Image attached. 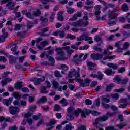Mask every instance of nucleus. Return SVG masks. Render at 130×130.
Instances as JSON below:
<instances>
[{"label":"nucleus","mask_w":130,"mask_h":130,"mask_svg":"<svg viewBox=\"0 0 130 130\" xmlns=\"http://www.w3.org/2000/svg\"><path fill=\"white\" fill-rule=\"evenodd\" d=\"M54 75L57 77V78H60L61 77V74H60V72L59 71L56 70L54 72Z\"/></svg>","instance_id":"47"},{"label":"nucleus","mask_w":130,"mask_h":130,"mask_svg":"<svg viewBox=\"0 0 130 130\" xmlns=\"http://www.w3.org/2000/svg\"><path fill=\"white\" fill-rule=\"evenodd\" d=\"M114 81H116L118 84H120L121 82V78H120V76H117L114 78Z\"/></svg>","instance_id":"42"},{"label":"nucleus","mask_w":130,"mask_h":130,"mask_svg":"<svg viewBox=\"0 0 130 130\" xmlns=\"http://www.w3.org/2000/svg\"><path fill=\"white\" fill-rule=\"evenodd\" d=\"M84 16L83 17V19H84V20H85L86 21H87V20H88L89 19V17H92L93 16V14H92L91 13H89L88 12H84Z\"/></svg>","instance_id":"23"},{"label":"nucleus","mask_w":130,"mask_h":130,"mask_svg":"<svg viewBox=\"0 0 130 130\" xmlns=\"http://www.w3.org/2000/svg\"><path fill=\"white\" fill-rule=\"evenodd\" d=\"M23 86V82H17L15 84V88L17 89H21Z\"/></svg>","instance_id":"36"},{"label":"nucleus","mask_w":130,"mask_h":130,"mask_svg":"<svg viewBox=\"0 0 130 130\" xmlns=\"http://www.w3.org/2000/svg\"><path fill=\"white\" fill-rule=\"evenodd\" d=\"M66 10L67 11V13L69 14H73L75 12V9L72 7H66Z\"/></svg>","instance_id":"32"},{"label":"nucleus","mask_w":130,"mask_h":130,"mask_svg":"<svg viewBox=\"0 0 130 130\" xmlns=\"http://www.w3.org/2000/svg\"><path fill=\"white\" fill-rule=\"evenodd\" d=\"M122 34L123 36H125V37H130V31L126 32L125 31L122 32Z\"/></svg>","instance_id":"59"},{"label":"nucleus","mask_w":130,"mask_h":130,"mask_svg":"<svg viewBox=\"0 0 130 130\" xmlns=\"http://www.w3.org/2000/svg\"><path fill=\"white\" fill-rule=\"evenodd\" d=\"M94 40L96 42H99V41H101L102 40V38L99 35H96L94 37Z\"/></svg>","instance_id":"49"},{"label":"nucleus","mask_w":130,"mask_h":130,"mask_svg":"<svg viewBox=\"0 0 130 130\" xmlns=\"http://www.w3.org/2000/svg\"><path fill=\"white\" fill-rule=\"evenodd\" d=\"M109 49H111V50H112L113 49V47L112 46H108L107 47V49H105L104 50V54H106V56L103 58L104 60H106V59H114V58H116V56L112 55V52H110Z\"/></svg>","instance_id":"3"},{"label":"nucleus","mask_w":130,"mask_h":130,"mask_svg":"<svg viewBox=\"0 0 130 130\" xmlns=\"http://www.w3.org/2000/svg\"><path fill=\"white\" fill-rule=\"evenodd\" d=\"M8 57L9 59V62H10V63H16V60H17V58L15 56L13 55H9Z\"/></svg>","instance_id":"24"},{"label":"nucleus","mask_w":130,"mask_h":130,"mask_svg":"<svg viewBox=\"0 0 130 130\" xmlns=\"http://www.w3.org/2000/svg\"><path fill=\"white\" fill-rule=\"evenodd\" d=\"M94 105L99 106L100 105V101L99 99H96L93 103Z\"/></svg>","instance_id":"61"},{"label":"nucleus","mask_w":130,"mask_h":130,"mask_svg":"<svg viewBox=\"0 0 130 130\" xmlns=\"http://www.w3.org/2000/svg\"><path fill=\"white\" fill-rule=\"evenodd\" d=\"M63 14V12L62 11H60L58 13V20H59V21H61V22H62L64 20L63 16H62Z\"/></svg>","instance_id":"28"},{"label":"nucleus","mask_w":130,"mask_h":130,"mask_svg":"<svg viewBox=\"0 0 130 130\" xmlns=\"http://www.w3.org/2000/svg\"><path fill=\"white\" fill-rule=\"evenodd\" d=\"M114 87V85L112 83H111L106 87V92H110L112 90V88Z\"/></svg>","instance_id":"26"},{"label":"nucleus","mask_w":130,"mask_h":130,"mask_svg":"<svg viewBox=\"0 0 130 130\" xmlns=\"http://www.w3.org/2000/svg\"><path fill=\"white\" fill-rule=\"evenodd\" d=\"M90 57L94 60H99V59H101V58H104L103 54L95 53L91 54Z\"/></svg>","instance_id":"12"},{"label":"nucleus","mask_w":130,"mask_h":130,"mask_svg":"<svg viewBox=\"0 0 130 130\" xmlns=\"http://www.w3.org/2000/svg\"><path fill=\"white\" fill-rule=\"evenodd\" d=\"M35 109H36V106H32L30 107L28 112L24 115V117H25V118H29V117H31V116H32V114H33V112L35 111Z\"/></svg>","instance_id":"10"},{"label":"nucleus","mask_w":130,"mask_h":130,"mask_svg":"<svg viewBox=\"0 0 130 130\" xmlns=\"http://www.w3.org/2000/svg\"><path fill=\"white\" fill-rule=\"evenodd\" d=\"M8 46L9 47H13V46H14V47H13L11 49V51L13 52H15L18 50V46H17V45L10 44Z\"/></svg>","instance_id":"25"},{"label":"nucleus","mask_w":130,"mask_h":130,"mask_svg":"<svg viewBox=\"0 0 130 130\" xmlns=\"http://www.w3.org/2000/svg\"><path fill=\"white\" fill-rule=\"evenodd\" d=\"M46 58L48 59L49 63L45 61L41 63V64H43L44 66H47L48 64H50V66H54V58H52L51 56H48V55H46Z\"/></svg>","instance_id":"11"},{"label":"nucleus","mask_w":130,"mask_h":130,"mask_svg":"<svg viewBox=\"0 0 130 130\" xmlns=\"http://www.w3.org/2000/svg\"><path fill=\"white\" fill-rule=\"evenodd\" d=\"M102 101L103 102H105L106 103H108L110 102V100H109V95H107L106 97L103 98L102 99Z\"/></svg>","instance_id":"39"},{"label":"nucleus","mask_w":130,"mask_h":130,"mask_svg":"<svg viewBox=\"0 0 130 130\" xmlns=\"http://www.w3.org/2000/svg\"><path fill=\"white\" fill-rule=\"evenodd\" d=\"M41 23V27H43V26H47V22H48V19L44 17H41L40 19Z\"/></svg>","instance_id":"18"},{"label":"nucleus","mask_w":130,"mask_h":130,"mask_svg":"<svg viewBox=\"0 0 130 130\" xmlns=\"http://www.w3.org/2000/svg\"><path fill=\"white\" fill-rule=\"evenodd\" d=\"M94 4V1H90V0H86L85 2V4L87 6H91V5H93Z\"/></svg>","instance_id":"57"},{"label":"nucleus","mask_w":130,"mask_h":130,"mask_svg":"<svg viewBox=\"0 0 130 130\" xmlns=\"http://www.w3.org/2000/svg\"><path fill=\"white\" fill-rule=\"evenodd\" d=\"M13 102V98H10L9 99H5L3 100V104L4 105H6V106H9L10 105L11 103Z\"/></svg>","instance_id":"20"},{"label":"nucleus","mask_w":130,"mask_h":130,"mask_svg":"<svg viewBox=\"0 0 130 130\" xmlns=\"http://www.w3.org/2000/svg\"><path fill=\"white\" fill-rule=\"evenodd\" d=\"M33 17H38L40 16V10L38 9L37 12H35L32 13Z\"/></svg>","instance_id":"48"},{"label":"nucleus","mask_w":130,"mask_h":130,"mask_svg":"<svg viewBox=\"0 0 130 130\" xmlns=\"http://www.w3.org/2000/svg\"><path fill=\"white\" fill-rule=\"evenodd\" d=\"M59 102L61 104H62V106H67V105H69V102H68L67 100L64 98L61 99Z\"/></svg>","instance_id":"29"},{"label":"nucleus","mask_w":130,"mask_h":130,"mask_svg":"<svg viewBox=\"0 0 130 130\" xmlns=\"http://www.w3.org/2000/svg\"><path fill=\"white\" fill-rule=\"evenodd\" d=\"M63 49H65L67 50V52L68 54V55H71L72 53H74L75 51L74 50L71 49L70 48V46H65L63 47Z\"/></svg>","instance_id":"21"},{"label":"nucleus","mask_w":130,"mask_h":130,"mask_svg":"<svg viewBox=\"0 0 130 130\" xmlns=\"http://www.w3.org/2000/svg\"><path fill=\"white\" fill-rule=\"evenodd\" d=\"M48 41L47 40H45L44 41H42L40 43L41 45L43 46V47H45L46 45H48Z\"/></svg>","instance_id":"50"},{"label":"nucleus","mask_w":130,"mask_h":130,"mask_svg":"<svg viewBox=\"0 0 130 130\" xmlns=\"http://www.w3.org/2000/svg\"><path fill=\"white\" fill-rule=\"evenodd\" d=\"M52 84L53 85L52 88L53 89H57L60 92H62V91H66L68 89V85H64V86H60L59 87V84L56 80H52Z\"/></svg>","instance_id":"4"},{"label":"nucleus","mask_w":130,"mask_h":130,"mask_svg":"<svg viewBox=\"0 0 130 130\" xmlns=\"http://www.w3.org/2000/svg\"><path fill=\"white\" fill-rule=\"evenodd\" d=\"M56 123V120L54 119L51 120L49 123L47 124V126H52Z\"/></svg>","instance_id":"34"},{"label":"nucleus","mask_w":130,"mask_h":130,"mask_svg":"<svg viewBox=\"0 0 130 130\" xmlns=\"http://www.w3.org/2000/svg\"><path fill=\"white\" fill-rule=\"evenodd\" d=\"M104 73L107 76H110V75H112V74H115V72L112 71V69H110V68L106 69L104 71Z\"/></svg>","instance_id":"22"},{"label":"nucleus","mask_w":130,"mask_h":130,"mask_svg":"<svg viewBox=\"0 0 130 130\" xmlns=\"http://www.w3.org/2000/svg\"><path fill=\"white\" fill-rule=\"evenodd\" d=\"M88 25H89V21L83 20H79L72 24L73 27H87Z\"/></svg>","instance_id":"5"},{"label":"nucleus","mask_w":130,"mask_h":130,"mask_svg":"<svg viewBox=\"0 0 130 130\" xmlns=\"http://www.w3.org/2000/svg\"><path fill=\"white\" fill-rule=\"evenodd\" d=\"M6 7L8 10L11 11L12 9H14L15 7V4L13 3V0H2L0 2L1 5H4V4H6Z\"/></svg>","instance_id":"6"},{"label":"nucleus","mask_w":130,"mask_h":130,"mask_svg":"<svg viewBox=\"0 0 130 130\" xmlns=\"http://www.w3.org/2000/svg\"><path fill=\"white\" fill-rule=\"evenodd\" d=\"M82 117L84 118H86V115H89L90 113H91L93 115H95V116H97V115H99V112L95 111H90L84 110L82 111Z\"/></svg>","instance_id":"8"},{"label":"nucleus","mask_w":130,"mask_h":130,"mask_svg":"<svg viewBox=\"0 0 130 130\" xmlns=\"http://www.w3.org/2000/svg\"><path fill=\"white\" fill-rule=\"evenodd\" d=\"M47 101L46 96H43L37 101V103H45Z\"/></svg>","instance_id":"30"},{"label":"nucleus","mask_w":130,"mask_h":130,"mask_svg":"<svg viewBox=\"0 0 130 130\" xmlns=\"http://www.w3.org/2000/svg\"><path fill=\"white\" fill-rule=\"evenodd\" d=\"M73 129V127H72V125H67L65 126L64 130H72Z\"/></svg>","instance_id":"63"},{"label":"nucleus","mask_w":130,"mask_h":130,"mask_svg":"<svg viewBox=\"0 0 130 130\" xmlns=\"http://www.w3.org/2000/svg\"><path fill=\"white\" fill-rule=\"evenodd\" d=\"M44 81H45V76H42V78L36 79L34 81V84L36 86H38V85H40L41 82H44Z\"/></svg>","instance_id":"17"},{"label":"nucleus","mask_w":130,"mask_h":130,"mask_svg":"<svg viewBox=\"0 0 130 130\" xmlns=\"http://www.w3.org/2000/svg\"><path fill=\"white\" fill-rule=\"evenodd\" d=\"M56 51L57 54H59L61 56L58 59V60H67L68 57H64V52H63V48H56Z\"/></svg>","instance_id":"9"},{"label":"nucleus","mask_w":130,"mask_h":130,"mask_svg":"<svg viewBox=\"0 0 130 130\" xmlns=\"http://www.w3.org/2000/svg\"><path fill=\"white\" fill-rule=\"evenodd\" d=\"M101 13V11H98V10L95 11V16H96V20H100V17L98 16L100 15Z\"/></svg>","instance_id":"54"},{"label":"nucleus","mask_w":130,"mask_h":130,"mask_svg":"<svg viewBox=\"0 0 130 130\" xmlns=\"http://www.w3.org/2000/svg\"><path fill=\"white\" fill-rule=\"evenodd\" d=\"M106 130H118L117 129L114 128L113 126L112 127H106Z\"/></svg>","instance_id":"64"},{"label":"nucleus","mask_w":130,"mask_h":130,"mask_svg":"<svg viewBox=\"0 0 130 130\" xmlns=\"http://www.w3.org/2000/svg\"><path fill=\"white\" fill-rule=\"evenodd\" d=\"M8 36V32H5L4 35L0 36V43H2L5 41L6 37Z\"/></svg>","instance_id":"35"},{"label":"nucleus","mask_w":130,"mask_h":130,"mask_svg":"<svg viewBox=\"0 0 130 130\" xmlns=\"http://www.w3.org/2000/svg\"><path fill=\"white\" fill-rule=\"evenodd\" d=\"M127 82H128V79L126 78L123 80H121L120 84H121L122 85H125Z\"/></svg>","instance_id":"56"},{"label":"nucleus","mask_w":130,"mask_h":130,"mask_svg":"<svg viewBox=\"0 0 130 130\" xmlns=\"http://www.w3.org/2000/svg\"><path fill=\"white\" fill-rule=\"evenodd\" d=\"M88 35H89V32L83 34L84 40L85 41H89L88 43H89V44H92V43L93 42V40H92V37H89Z\"/></svg>","instance_id":"15"},{"label":"nucleus","mask_w":130,"mask_h":130,"mask_svg":"<svg viewBox=\"0 0 130 130\" xmlns=\"http://www.w3.org/2000/svg\"><path fill=\"white\" fill-rule=\"evenodd\" d=\"M67 37V38L71 39V40H74V39H76V36L74 35H71L70 34H68Z\"/></svg>","instance_id":"44"},{"label":"nucleus","mask_w":130,"mask_h":130,"mask_svg":"<svg viewBox=\"0 0 130 130\" xmlns=\"http://www.w3.org/2000/svg\"><path fill=\"white\" fill-rule=\"evenodd\" d=\"M14 105H20L21 106H23V107H26L27 106V102H26L24 100H22L20 101H19L18 100H15L13 102Z\"/></svg>","instance_id":"13"},{"label":"nucleus","mask_w":130,"mask_h":130,"mask_svg":"<svg viewBox=\"0 0 130 130\" xmlns=\"http://www.w3.org/2000/svg\"><path fill=\"white\" fill-rule=\"evenodd\" d=\"M72 61L74 62L75 64H80V63L82 62V59H80L79 58H74Z\"/></svg>","instance_id":"37"},{"label":"nucleus","mask_w":130,"mask_h":130,"mask_svg":"<svg viewBox=\"0 0 130 130\" xmlns=\"http://www.w3.org/2000/svg\"><path fill=\"white\" fill-rule=\"evenodd\" d=\"M107 66L109 68H111L112 69H113V70H116V69H117V68H118V67L117 66V64H113L112 63H108L107 64Z\"/></svg>","instance_id":"33"},{"label":"nucleus","mask_w":130,"mask_h":130,"mask_svg":"<svg viewBox=\"0 0 130 130\" xmlns=\"http://www.w3.org/2000/svg\"><path fill=\"white\" fill-rule=\"evenodd\" d=\"M60 67L63 71H68L69 70V67L64 64H61Z\"/></svg>","instance_id":"52"},{"label":"nucleus","mask_w":130,"mask_h":130,"mask_svg":"<svg viewBox=\"0 0 130 130\" xmlns=\"http://www.w3.org/2000/svg\"><path fill=\"white\" fill-rule=\"evenodd\" d=\"M113 13L114 12L111 10H109L108 11L107 15H108L109 19H110V18H111V16H112V14H113Z\"/></svg>","instance_id":"55"},{"label":"nucleus","mask_w":130,"mask_h":130,"mask_svg":"<svg viewBox=\"0 0 130 130\" xmlns=\"http://www.w3.org/2000/svg\"><path fill=\"white\" fill-rule=\"evenodd\" d=\"M13 96L15 99H21V94H19L18 92H14Z\"/></svg>","instance_id":"41"},{"label":"nucleus","mask_w":130,"mask_h":130,"mask_svg":"<svg viewBox=\"0 0 130 130\" xmlns=\"http://www.w3.org/2000/svg\"><path fill=\"white\" fill-rule=\"evenodd\" d=\"M67 112L70 114H73L75 115V116H76V117H78V116H79V114L81 113L82 116V110L80 109L75 110V108L73 107H70L68 108Z\"/></svg>","instance_id":"7"},{"label":"nucleus","mask_w":130,"mask_h":130,"mask_svg":"<svg viewBox=\"0 0 130 130\" xmlns=\"http://www.w3.org/2000/svg\"><path fill=\"white\" fill-rule=\"evenodd\" d=\"M42 3L43 5H46L47 3H52L55 4V1L54 0H42Z\"/></svg>","instance_id":"40"},{"label":"nucleus","mask_w":130,"mask_h":130,"mask_svg":"<svg viewBox=\"0 0 130 130\" xmlns=\"http://www.w3.org/2000/svg\"><path fill=\"white\" fill-rule=\"evenodd\" d=\"M87 66H88L89 70H93L94 67H96V64L93 63L92 62H87Z\"/></svg>","instance_id":"31"},{"label":"nucleus","mask_w":130,"mask_h":130,"mask_svg":"<svg viewBox=\"0 0 130 130\" xmlns=\"http://www.w3.org/2000/svg\"><path fill=\"white\" fill-rule=\"evenodd\" d=\"M33 27V23L31 22L28 21L27 23V29H31Z\"/></svg>","instance_id":"62"},{"label":"nucleus","mask_w":130,"mask_h":130,"mask_svg":"<svg viewBox=\"0 0 130 130\" xmlns=\"http://www.w3.org/2000/svg\"><path fill=\"white\" fill-rule=\"evenodd\" d=\"M69 78H72V77H75L76 82L84 85L83 80L80 79V72L79 71H76L75 69H72L68 74Z\"/></svg>","instance_id":"1"},{"label":"nucleus","mask_w":130,"mask_h":130,"mask_svg":"<svg viewBox=\"0 0 130 130\" xmlns=\"http://www.w3.org/2000/svg\"><path fill=\"white\" fill-rule=\"evenodd\" d=\"M22 13L23 15H25V16H26L27 18H29V19H33V14H32L30 12H28L27 10H23Z\"/></svg>","instance_id":"19"},{"label":"nucleus","mask_w":130,"mask_h":130,"mask_svg":"<svg viewBox=\"0 0 130 130\" xmlns=\"http://www.w3.org/2000/svg\"><path fill=\"white\" fill-rule=\"evenodd\" d=\"M54 18H55V13L54 12H52L51 14V15L50 16V19L51 22H53L54 20Z\"/></svg>","instance_id":"51"},{"label":"nucleus","mask_w":130,"mask_h":130,"mask_svg":"<svg viewBox=\"0 0 130 130\" xmlns=\"http://www.w3.org/2000/svg\"><path fill=\"white\" fill-rule=\"evenodd\" d=\"M40 117H41V114H39L38 115H34L32 116L34 120H39Z\"/></svg>","instance_id":"45"},{"label":"nucleus","mask_w":130,"mask_h":130,"mask_svg":"<svg viewBox=\"0 0 130 130\" xmlns=\"http://www.w3.org/2000/svg\"><path fill=\"white\" fill-rule=\"evenodd\" d=\"M45 84L46 86V88H47V89H50V88L51 87V85L50 84V82H49V81L47 80L46 81Z\"/></svg>","instance_id":"58"},{"label":"nucleus","mask_w":130,"mask_h":130,"mask_svg":"<svg viewBox=\"0 0 130 130\" xmlns=\"http://www.w3.org/2000/svg\"><path fill=\"white\" fill-rule=\"evenodd\" d=\"M122 10L123 11V12H127V11L128 10V6H127V4H124L122 6Z\"/></svg>","instance_id":"43"},{"label":"nucleus","mask_w":130,"mask_h":130,"mask_svg":"<svg viewBox=\"0 0 130 130\" xmlns=\"http://www.w3.org/2000/svg\"><path fill=\"white\" fill-rule=\"evenodd\" d=\"M43 40V38H39L37 39L36 40H32L31 42V45L32 46H34L35 45V43H38Z\"/></svg>","instance_id":"27"},{"label":"nucleus","mask_w":130,"mask_h":130,"mask_svg":"<svg viewBox=\"0 0 130 130\" xmlns=\"http://www.w3.org/2000/svg\"><path fill=\"white\" fill-rule=\"evenodd\" d=\"M130 46L129 43L126 42L124 43V45L123 46V49H128V47Z\"/></svg>","instance_id":"46"},{"label":"nucleus","mask_w":130,"mask_h":130,"mask_svg":"<svg viewBox=\"0 0 130 130\" xmlns=\"http://www.w3.org/2000/svg\"><path fill=\"white\" fill-rule=\"evenodd\" d=\"M41 94H47L48 91L46 90V87L45 86H42L40 90Z\"/></svg>","instance_id":"38"},{"label":"nucleus","mask_w":130,"mask_h":130,"mask_svg":"<svg viewBox=\"0 0 130 130\" xmlns=\"http://www.w3.org/2000/svg\"><path fill=\"white\" fill-rule=\"evenodd\" d=\"M54 109L55 111H60L61 108H60V106L59 105L56 104L55 105Z\"/></svg>","instance_id":"53"},{"label":"nucleus","mask_w":130,"mask_h":130,"mask_svg":"<svg viewBox=\"0 0 130 130\" xmlns=\"http://www.w3.org/2000/svg\"><path fill=\"white\" fill-rule=\"evenodd\" d=\"M115 113H110V112H107L105 115L102 117H100L95 119V122L93 123V125L95 126L98 124L99 121H106L108 119V117H112V116H115Z\"/></svg>","instance_id":"2"},{"label":"nucleus","mask_w":130,"mask_h":130,"mask_svg":"<svg viewBox=\"0 0 130 130\" xmlns=\"http://www.w3.org/2000/svg\"><path fill=\"white\" fill-rule=\"evenodd\" d=\"M117 127H118L120 129H122L124 126H125V124H123V123L120 124H117Z\"/></svg>","instance_id":"60"},{"label":"nucleus","mask_w":130,"mask_h":130,"mask_svg":"<svg viewBox=\"0 0 130 130\" xmlns=\"http://www.w3.org/2000/svg\"><path fill=\"white\" fill-rule=\"evenodd\" d=\"M10 112L11 114L14 115L20 112V108L18 107H10Z\"/></svg>","instance_id":"14"},{"label":"nucleus","mask_w":130,"mask_h":130,"mask_svg":"<svg viewBox=\"0 0 130 130\" xmlns=\"http://www.w3.org/2000/svg\"><path fill=\"white\" fill-rule=\"evenodd\" d=\"M103 74L100 71L98 72V75L94 74H90V77L91 78H96V79H98V80H102L103 79Z\"/></svg>","instance_id":"16"}]
</instances>
